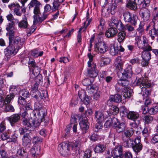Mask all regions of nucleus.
<instances>
[{"mask_svg": "<svg viewBox=\"0 0 158 158\" xmlns=\"http://www.w3.org/2000/svg\"><path fill=\"white\" fill-rule=\"evenodd\" d=\"M148 77L146 76L136 79L135 83L137 85L140 86L142 89L141 94L143 97V98L148 97L149 94V91L147 88L151 86L150 83L147 80Z\"/></svg>", "mask_w": 158, "mask_h": 158, "instance_id": "1", "label": "nucleus"}, {"mask_svg": "<svg viewBox=\"0 0 158 158\" xmlns=\"http://www.w3.org/2000/svg\"><path fill=\"white\" fill-rule=\"evenodd\" d=\"M40 3L39 1H33L31 2L29 4V8L30 9L31 7L35 6L33 13L35 15L34 16V24H35L40 21L41 19L39 15L40 14Z\"/></svg>", "mask_w": 158, "mask_h": 158, "instance_id": "2", "label": "nucleus"}, {"mask_svg": "<svg viewBox=\"0 0 158 158\" xmlns=\"http://www.w3.org/2000/svg\"><path fill=\"white\" fill-rule=\"evenodd\" d=\"M135 44L140 49L144 51H150L152 50V47L148 44V41L147 38L143 37L142 40H141L138 37H136Z\"/></svg>", "mask_w": 158, "mask_h": 158, "instance_id": "3", "label": "nucleus"}, {"mask_svg": "<svg viewBox=\"0 0 158 158\" xmlns=\"http://www.w3.org/2000/svg\"><path fill=\"white\" fill-rule=\"evenodd\" d=\"M86 91L90 95L93 94L94 99L98 100L100 98L101 92L96 85H92L89 86Z\"/></svg>", "mask_w": 158, "mask_h": 158, "instance_id": "4", "label": "nucleus"}, {"mask_svg": "<svg viewBox=\"0 0 158 158\" xmlns=\"http://www.w3.org/2000/svg\"><path fill=\"white\" fill-rule=\"evenodd\" d=\"M23 124L25 126V129L29 131L33 130L35 128L39 126L38 123H36L34 118H31L28 121L27 118H23Z\"/></svg>", "mask_w": 158, "mask_h": 158, "instance_id": "5", "label": "nucleus"}, {"mask_svg": "<svg viewBox=\"0 0 158 158\" xmlns=\"http://www.w3.org/2000/svg\"><path fill=\"white\" fill-rule=\"evenodd\" d=\"M71 146L68 143L63 142L59 145L58 150L63 156H67L70 154Z\"/></svg>", "mask_w": 158, "mask_h": 158, "instance_id": "6", "label": "nucleus"}, {"mask_svg": "<svg viewBox=\"0 0 158 158\" xmlns=\"http://www.w3.org/2000/svg\"><path fill=\"white\" fill-rule=\"evenodd\" d=\"M124 19L126 22L130 23L131 24L135 26L138 21L137 16L132 15L129 12H126L123 13Z\"/></svg>", "mask_w": 158, "mask_h": 158, "instance_id": "7", "label": "nucleus"}, {"mask_svg": "<svg viewBox=\"0 0 158 158\" xmlns=\"http://www.w3.org/2000/svg\"><path fill=\"white\" fill-rule=\"evenodd\" d=\"M36 111L37 113V116L36 118H37V121L35 120L36 123H38L39 126L41 122H43L44 120V116L46 115V110L45 108H36V110L34 111Z\"/></svg>", "mask_w": 158, "mask_h": 158, "instance_id": "8", "label": "nucleus"}, {"mask_svg": "<svg viewBox=\"0 0 158 158\" xmlns=\"http://www.w3.org/2000/svg\"><path fill=\"white\" fill-rule=\"evenodd\" d=\"M19 49L9 43V45L5 50L6 56L8 58L15 55Z\"/></svg>", "mask_w": 158, "mask_h": 158, "instance_id": "9", "label": "nucleus"}, {"mask_svg": "<svg viewBox=\"0 0 158 158\" xmlns=\"http://www.w3.org/2000/svg\"><path fill=\"white\" fill-rule=\"evenodd\" d=\"M95 50L98 53L102 54L108 50V48L105 43L104 41H102L97 44Z\"/></svg>", "mask_w": 158, "mask_h": 158, "instance_id": "10", "label": "nucleus"}, {"mask_svg": "<svg viewBox=\"0 0 158 158\" xmlns=\"http://www.w3.org/2000/svg\"><path fill=\"white\" fill-rule=\"evenodd\" d=\"M9 43L19 49L24 44V40H21L19 36H16L14 40L12 39L9 40Z\"/></svg>", "mask_w": 158, "mask_h": 158, "instance_id": "11", "label": "nucleus"}, {"mask_svg": "<svg viewBox=\"0 0 158 158\" xmlns=\"http://www.w3.org/2000/svg\"><path fill=\"white\" fill-rule=\"evenodd\" d=\"M121 73L123 77L125 78H127L131 77L133 73L132 71V66L130 65H128L126 68L121 71Z\"/></svg>", "mask_w": 158, "mask_h": 158, "instance_id": "12", "label": "nucleus"}, {"mask_svg": "<svg viewBox=\"0 0 158 158\" xmlns=\"http://www.w3.org/2000/svg\"><path fill=\"white\" fill-rule=\"evenodd\" d=\"M122 99V96L118 94L114 95H110V99L107 101V104L110 106L111 105V102L112 101L116 103H119L121 102Z\"/></svg>", "mask_w": 158, "mask_h": 158, "instance_id": "13", "label": "nucleus"}, {"mask_svg": "<svg viewBox=\"0 0 158 158\" xmlns=\"http://www.w3.org/2000/svg\"><path fill=\"white\" fill-rule=\"evenodd\" d=\"M140 14L144 21H147L149 19L150 12L145 7H143V9L141 10L140 12Z\"/></svg>", "mask_w": 158, "mask_h": 158, "instance_id": "14", "label": "nucleus"}, {"mask_svg": "<svg viewBox=\"0 0 158 158\" xmlns=\"http://www.w3.org/2000/svg\"><path fill=\"white\" fill-rule=\"evenodd\" d=\"M20 115L17 114H13L10 116L7 117V120L9 121L12 126L18 122L20 120Z\"/></svg>", "mask_w": 158, "mask_h": 158, "instance_id": "15", "label": "nucleus"}, {"mask_svg": "<svg viewBox=\"0 0 158 158\" xmlns=\"http://www.w3.org/2000/svg\"><path fill=\"white\" fill-rule=\"evenodd\" d=\"M116 158H123L122 155V147L120 145L115 146L113 150Z\"/></svg>", "mask_w": 158, "mask_h": 158, "instance_id": "16", "label": "nucleus"}, {"mask_svg": "<svg viewBox=\"0 0 158 158\" xmlns=\"http://www.w3.org/2000/svg\"><path fill=\"white\" fill-rule=\"evenodd\" d=\"M94 115V118L99 123H102L106 118V117L105 118L104 114L102 111L99 110L96 111Z\"/></svg>", "mask_w": 158, "mask_h": 158, "instance_id": "17", "label": "nucleus"}, {"mask_svg": "<svg viewBox=\"0 0 158 158\" xmlns=\"http://www.w3.org/2000/svg\"><path fill=\"white\" fill-rule=\"evenodd\" d=\"M96 65H94L93 68H91L88 69V75L90 78L96 77L98 75V71L96 69Z\"/></svg>", "mask_w": 158, "mask_h": 158, "instance_id": "18", "label": "nucleus"}, {"mask_svg": "<svg viewBox=\"0 0 158 158\" xmlns=\"http://www.w3.org/2000/svg\"><path fill=\"white\" fill-rule=\"evenodd\" d=\"M16 89L15 86L13 85L11 86L10 88V90L11 92H14L12 94L10 95H7L5 100V103L6 102L7 103H10L11 100L14 97V93L15 91L16 90Z\"/></svg>", "mask_w": 158, "mask_h": 158, "instance_id": "19", "label": "nucleus"}, {"mask_svg": "<svg viewBox=\"0 0 158 158\" xmlns=\"http://www.w3.org/2000/svg\"><path fill=\"white\" fill-rule=\"evenodd\" d=\"M123 62L121 60V57L118 56L115 59V67L116 69L121 71L123 67Z\"/></svg>", "mask_w": 158, "mask_h": 158, "instance_id": "20", "label": "nucleus"}, {"mask_svg": "<svg viewBox=\"0 0 158 158\" xmlns=\"http://www.w3.org/2000/svg\"><path fill=\"white\" fill-rule=\"evenodd\" d=\"M117 32V29L111 27L108 29L106 31L105 35L107 38H111L114 37Z\"/></svg>", "mask_w": 158, "mask_h": 158, "instance_id": "21", "label": "nucleus"}, {"mask_svg": "<svg viewBox=\"0 0 158 158\" xmlns=\"http://www.w3.org/2000/svg\"><path fill=\"white\" fill-rule=\"evenodd\" d=\"M31 138L29 135L27 133L24 135L23 138V144L25 147L29 148L31 144Z\"/></svg>", "mask_w": 158, "mask_h": 158, "instance_id": "22", "label": "nucleus"}, {"mask_svg": "<svg viewBox=\"0 0 158 158\" xmlns=\"http://www.w3.org/2000/svg\"><path fill=\"white\" fill-rule=\"evenodd\" d=\"M139 114L133 111H129L127 115V118L130 119L135 121L139 117Z\"/></svg>", "mask_w": 158, "mask_h": 158, "instance_id": "23", "label": "nucleus"}, {"mask_svg": "<svg viewBox=\"0 0 158 158\" xmlns=\"http://www.w3.org/2000/svg\"><path fill=\"white\" fill-rule=\"evenodd\" d=\"M123 140V145L124 146L127 147H131L133 146V140L129 138H126L125 137H123L122 138Z\"/></svg>", "mask_w": 158, "mask_h": 158, "instance_id": "24", "label": "nucleus"}, {"mask_svg": "<svg viewBox=\"0 0 158 158\" xmlns=\"http://www.w3.org/2000/svg\"><path fill=\"white\" fill-rule=\"evenodd\" d=\"M79 124L80 128L83 130H86L89 128V123L87 120L85 119L81 121Z\"/></svg>", "mask_w": 158, "mask_h": 158, "instance_id": "25", "label": "nucleus"}, {"mask_svg": "<svg viewBox=\"0 0 158 158\" xmlns=\"http://www.w3.org/2000/svg\"><path fill=\"white\" fill-rule=\"evenodd\" d=\"M134 133L133 130H131L130 129H125V130L122 132V137H125L126 138H130L131 136Z\"/></svg>", "mask_w": 158, "mask_h": 158, "instance_id": "26", "label": "nucleus"}, {"mask_svg": "<svg viewBox=\"0 0 158 158\" xmlns=\"http://www.w3.org/2000/svg\"><path fill=\"white\" fill-rule=\"evenodd\" d=\"M77 123L76 121V119L75 117L72 116L70 120V126L71 127L73 126V131L74 132H76L77 131Z\"/></svg>", "mask_w": 158, "mask_h": 158, "instance_id": "27", "label": "nucleus"}, {"mask_svg": "<svg viewBox=\"0 0 158 158\" xmlns=\"http://www.w3.org/2000/svg\"><path fill=\"white\" fill-rule=\"evenodd\" d=\"M117 40L119 43L123 42L125 38L126 32L124 31H121L117 34Z\"/></svg>", "mask_w": 158, "mask_h": 158, "instance_id": "28", "label": "nucleus"}, {"mask_svg": "<svg viewBox=\"0 0 158 158\" xmlns=\"http://www.w3.org/2000/svg\"><path fill=\"white\" fill-rule=\"evenodd\" d=\"M122 79H120L118 80V85L124 86L126 89H127V86L129 84V82L128 81H126L127 78H125L123 77Z\"/></svg>", "mask_w": 158, "mask_h": 158, "instance_id": "29", "label": "nucleus"}, {"mask_svg": "<svg viewBox=\"0 0 158 158\" xmlns=\"http://www.w3.org/2000/svg\"><path fill=\"white\" fill-rule=\"evenodd\" d=\"M132 148L135 154H138L140 153V151L143 148V145L142 144H139V145H133Z\"/></svg>", "mask_w": 158, "mask_h": 158, "instance_id": "30", "label": "nucleus"}, {"mask_svg": "<svg viewBox=\"0 0 158 158\" xmlns=\"http://www.w3.org/2000/svg\"><path fill=\"white\" fill-rule=\"evenodd\" d=\"M115 127L116 128L117 131L118 133H120L122 132H123L125 130L126 128V126L125 124L123 123H119Z\"/></svg>", "mask_w": 158, "mask_h": 158, "instance_id": "31", "label": "nucleus"}, {"mask_svg": "<svg viewBox=\"0 0 158 158\" xmlns=\"http://www.w3.org/2000/svg\"><path fill=\"white\" fill-rule=\"evenodd\" d=\"M94 150L95 152L102 153L105 150V148L104 145L99 144L96 146Z\"/></svg>", "mask_w": 158, "mask_h": 158, "instance_id": "32", "label": "nucleus"}, {"mask_svg": "<svg viewBox=\"0 0 158 158\" xmlns=\"http://www.w3.org/2000/svg\"><path fill=\"white\" fill-rule=\"evenodd\" d=\"M119 20L115 17H113L111 19V22L110 24V27L116 29V27H118V24Z\"/></svg>", "mask_w": 158, "mask_h": 158, "instance_id": "33", "label": "nucleus"}, {"mask_svg": "<svg viewBox=\"0 0 158 158\" xmlns=\"http://www.w3.org/2000/svg\"><path fill=\"white\" fill-rule=\"evenodd\" d=\"M28 24L27 18H25L23 19V20L19 22L18 23L19 27L20 28H25L27 27Z\"/></svg>", "mask_w": 158, "mask_h": 158, "instance_id": "34", "label": "nucleus"}, {"mask_svg": "<svg viewBox=\"0 0 158 158\" xmlns=\"http://www.w3.org/2000/svg\"><path fill=\"white\" fill-rule=\"evenodd\" d=\"M130 1L128 3V7L131 9L135 10L137 8V5L138 3L134 0H130Z\"/></svg>", "mask_w": 158, "mask_h": 158, "instance_id": "35", "label": "nucleus"}, {"mask_svg": "<svg viewBox=\"0 0 158 158\" xmlns=\"http://www.w3.org/2000/svg\"><path fill=\"white\" fill-rule=\"evenodd\" d=\"M17 155L20 156V158H27L28 156L27 153L23 149H20L18 150Z\"/></svg>", "mask_w": 158, "mask_h": 158, "instance_id": "36", "label": "nucleus"}, {"mask_svg": "<svg viewBox=\"0 0 158 158\" xmlns=\"http://www.w3.org/2000/svg\"><path fill=\"white\" fill-rule=\"evenodd\" d=\"M136 2L138 3V4H141L143 3V7H145L146 6H148L150 2V0H134Z\"/></svg>", "mask_w": 158, "mask_h": 158, "instance_id": "37", "label": "nucleus"}, {"mask_svg": "<svg viewBox=\"0 0 158 158\" xmlns=\"http://www.w3.org/2000/svg\"><path fill=\"white\" fill-rule=\"evenodd\" d=\"M148 51H145L142 53L141 56L142 60H149L151 59V54Z\"/></svg>", "mask_w": 158, "mask_h": 158, "instance_id": "38", "label": "nucleus"}, {"mask_svg": "<svg viewBox=\"0 0 158 158\" xmlns=\"http://www.w3.org/2000/svg\"><path fill=\"white\" fill-rule=\"evenodd\" d=\"M143 120L146 124H150L153 121V117L150 115H146L144 116Z\"/></svg>", "mask_w": 158, "mask_h": 158, "instance_id": "39", "label": "nucleus"}, {"mask_svg": "<svg viewBox=\"0 0 158 158\" xmlns=\"http://www.w3.org/2000/svg\"><path fill=\"white\" fill-rule=\"evenodd\" d=\"M64 0H56L53 3V10H55L58 9L60 4Z\"/></svg>", "mask_w": 158, "mask_h": 158, "instance_id": "40", "label": "nucleus"}, {"mask_svg": "<svg viewBox=\"0 0 158 158\" xmlns=\"http://www.w3.org/2000/svg\"><path fill=\"white\" fill-rule=\"evenodd\" d=\"M110 113L114 115L117 114L119 112V109L116 106H112L110 110Z\"/></svg>", "mask_w": 158, "mask_h": 158, "instance_id": "41", "label": "nucleus"}, {"mask_svg": "<svg viewBox=\"0 0 158 158\" xmlns=\"http://www.w3.org/2000/svg\"><path fill=\"white\" fill-rule=\"evenodd\" d=\"M158 112V106H153L149 109L148 112L150 114L154 115Z\"/></svg>", "mask_w": 158, "mask_h": 158, "instance_id": "42", "label": "nucleus"}, {"mask_svg": "<svg viewBox=\"0 0 158 158\" xmlns=\"http://www.w3.org/2000/svg\"><path fill=\"white\" fill-rule=\"evenodd\" d=\"M118 52V47L111 46L110 48V53L112 55L117 54Z\"/></svg>", "mask_w": 158, "mask_h": 158, "instance_id": "43", "label": "nucleus"}, {"mask_svg": "<svg viewBox=\"0 0 158 158\" xmlns=\"http://www.w3.org/2000/svg\"><path fill=\"white\" fill-rule=\"evenodd\" d=\"M81 143L79 141H76L73 145L71 146V147L72 150L76 151L79 149Z\"/></svg>", "mask_w": 158, "mask_h": 158, "instance_id": "44", "label": "nucleus"}, {"mask_svg": "<svg viewBox=\"0 0 158 158\" xmlns=\"http://www.w3.org/2000/svg\"><path fill=\"white\" fill-rule=\"evenodd\" d=\"M8 6L11 10H15L17 8L20 7L19 5L17 3L13 2L8 5Z\"/></svg>", "mask_w": 158, "mask_h": 158, "instance_id": "45", "label": "nucleus"}, {"mask_svg": "<svg viewBox=\"0 0 158 158\" xmlns=\"http://www.w3.org/2000/svg\"><path fill=\"white\" fill-rule=\"evenodd\" d=\"M14 108L13 106L10 104L6 105L4 109V111L6 112H13L14 111Z\"/></svg>", "mask_w": 158, "mask_h": 158, "instance_id": "46", "label": "nucleus"}, {"mask_svg": "<svg viewBox=\"0 0 158 158\" xmlns=\"http://www.w3.org/2000/svg\"><path fill=\"white\" fill-rule=\"evenodd\" d=\"M149 34L152 39L154 38L155 36L158 35V32L153 28L149 31Z\"/></svg>", "mask_w": 158, "mask_h": 158, "instance_id": "47", "label": "nucleus"}, {"mask_svg": "<svg viewBox=\"0 0 158 158\" xmlns=\"http://www.w3.org/2000/svg\"><path fill=\"white\" fill-rule=\"evenodd\" d=\"M18 135L16 134H14L11 136V138H10L9 140H8V142H13L14 143H18L17 138Z\"/></svg>", "mask_w": 158, "mask_h": 158, "instance_id": "48", "label": "nucleus"}, {"mask_svg": "<svg viewBox=\"0 0 158 158\" xmlns=\"http://www.w3.org/2000/svg\"><path fill=\"white\" fill-rule=\"evenodd\" d=\"M131 25L128 24L125 25V30H127L128 32H132L134 31V27L133 24Z\"/></svg>", "mask_w": 158, "mask_h": 158, "instance_id": "49", "label": "nucleus"}, {"mask_svg": "<svg viewBox=\"0 0 158 158\" xmlns=\"http://www.w3.org/2000/svg\"><path fill=\"white\" fill-rule=\"evenodd\" d=\"M111 123L112 124V127H115L119 123L117 118L114 117H112L111 118Z\"/></svg>", "mask_w": 158, "mask_h": 158, "instance_id": "50", "label": "nucleus"}, {"mask_svg": "<svg viewBox=\"0 0 158 158\" xmlns=\"http://www.w3.org/2000/svg\"><path fill=\"white\" fill-rule=\"evenodd\" d=\"M151 24L152 25V28L158 32V22L152 21L151 23Z\"/></svg>", "mask_w": 158, "mask_h": 158, "instance_id": "51", "label": "nucleus"}, {"mask_svg": "<svg viewBox=\"0 0 158 158\" xmlns=\"http://www.w3.org/2000/svg\"><path fill=\"white\" fill-rule=\"evenodd\" d=\"M82 83L84 85L88 86L87 88H87L89 86L93 85H90L91 83L90 81L88 78H85L82 81ZM87 90V89H86V90Z\"/></svg>", "mask_w": 158, "mask_h": 158, "instance_id": "52", "label": "nucleus"}, {"mask_svg": "<svg viewBox=\"0 0 158 158\" xmlns=\"http://www.w3.org/2000/svg\"><path fill=\"white\" fill-rule=\"evenodd\" d=\"M36 83H38V84H41L43 82L42 76L41 75L38 74L35 78Z\"/></svg>", "mask_w": 158, "mask_h": 158, "instance_id": "53", "label": "nucleus"}, {"mask_svg": "<svg viewBox=\"0 0 158 158\" xmlns=\"http://www.w3.org/2000/svg\"><path fill=\"white\" fill-rule=\"evenodd\" d=\"M102 123H99L98 122L95 126V127L94 128V130L95 132H98L99 130L101 129L102 127Z\"/></svg>", "mask_w": 158, "mask_h": 158, "instance_id": "54", "label": "nucleus"}, {"mask_svg": "<svg viewBox=\"0 0 158 158\" xmlns=\"http://www.w3.org/2000/svg\"><path fill=\"white\" fill-rule=\"evenodd\" d=\"M10 137V135L9 133L7 132H4L1 135V138L3 140H6V139H10L9 137Z\"/></svg>", "mask_w": 158, "mask_h": 158, "instance_id": "55", "label": "nucleus"}, {"mask_svg": "<svg viewBox=\"0 0 158 158\" xmlns=\"http://www.w3.org/2000/svg\"><path fill=\"white\" fill-rule=\"evenodd\" d=\"M110 62V60L109 58L105 57L103 59V60L101 61L100 65L101 66H102L105 65L107 64H109Z\"/></svg>", "mask_w": 158, "mask_h": 158, "instance_id": "56", "label": "nucleus"}, {"mask_svg": "<svg viewBox=\"0 0 158 158\" xmlns=\"http://www.w3.org/2000/svg\"><path fill=\"white\" fill-rule=\"evenodd\" d=\"M91 155V151L89 149H87L85 151L83 158H89Z\"/></svg>", "mask_w": 158, "mask_h": 158, "instance_id": "57", "label": "nucleus"}, {"mask_svg": "<svg viewBox=\"0 0 158 158\" xmlns=\"http://www.w3.org/2000/svg\"><path fill=\"white\" fill-rule=\"evenodd\" d=\"M112 125L111 118H110L106 122L104 126L105 127L109 128L112 126Z\"/></svg>", "mask_w": 158, "mask_h": 158, "instance_id": "58", "label": "nucleus"}, {"mask_svg": "<svg viewBox=\"0 0 158 158\" xmlns=\"http://www.w3.org/2000/svg\"><path fill=\"white\" fill-rule=\"evenodd\" d=\"M18 103L23 105H25L26 104V101L24 98L22 97H20L18 99Z\"/></svg>", "mask_w": 158, "mask_h": 158, "instance_id": "59", "label": "nucleus"}, {"mask_svg": "<svg viewBox=\"0 0 158 158\" xmlns=\"http://www.w3.org/2000/svg\"><path fill=\"white\" fill-rule=\"evenodd\" d=\"M118 24V27L116 28H118V29L124 31L125 28V25L123 24L119 20Z\"/></svg>", "mask_w": 158, "mask_h": 158, "instance_id": "60", "label": "nucleus"}, {"mask_svg": "<svg viewBox=\"0 0 158 158\" xmlns=\"http://www.w3.org/2000/svg\"><path fill=\"white\" fill-rule=\"evenodd\" d=\"M38 83H35L33 86H32L31 88V94L33 95V93H35V92H36V91H38L37 90L38 87Z\"/></svg>", "mask_w": 158, "mask_h": 158, "instance_id": "61", "label": "nucleus"}, {"mask_svg": "<svg viewBox=\"0 0 158 158\" xmlns=\"http://www.w3.org/2000/svg\"><path fill=\"white\" fill-rule=\"evenodd\" d=\"M6 124L4 122L2 121L0 123V132H3L6 129Z\"/></svg>", "mask_w": 158, "mask_h": 158, "instance_id": "62", "label": "nucleus"}, {"mask_svg": "<svg viewBox=\"0 0 158 158\" xmlns=\"http://www.w3.org/2000/svg\"><path fill=\"white\" fill-rule=\"evenodd\" d=\"M42 139L38 137H34L33 138V142L35 143H39L41 142Z\"/></svg>", "mask_w": 158, "mask_h": 158, "instance_id": "63", "label": "nucleus"}, {"mask_svg": "<svg viewBox=\"0 0 158 158\" xmlns=\"http://www.w3.org/2000/svg\"><path fill=\"white\" fill-rule=\"evenodd\" d=\"M78 103V101L76 98H74L71 100L70 105L72 106H74Z\"/></svg>", "mask_w": 158, "mask_h": 158, "instance_id": "64", "label": "nucleus"}]
</instances>
